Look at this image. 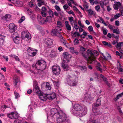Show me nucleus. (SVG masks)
Returning a JSON list of instances; mask_svg holds the SVG:
<instances>
[{"mask_svg": "<svg viewBox=\"0 0 123 123\" xmlns=\"http://www.w3.org/2000/svg\"><path fill=\"white\" fill-rule=\"evenodd\" d=\"M62 66L64 69L66 71H67L70 69V68L68 66L66 65L63 63H62Z\"/></svg>", "mask_w": 123, "mask_h": 123, "instance_id": "nucleus-25", "label": "nucleus"}, {"mask_svg": "<svg viewBox=\"0 0 123 123\" xmlns=\"http://www.w3.org/2000/svg\"><path fill=\"white\" fill-rule=\"evenodd\" d=\"M101 100L100 99L98 98V99L96 101V102L95 103L94 105V106L95 107H98L101 105Z\"/></svg>", "mask_w": 123, "mask_h": 123, "instance_id": "nucleus-27", "label": "nucleus"}, {"mask_svg": "<svg viewBox=\"0 0 123 123\" xmlns=\"http://www.w3.org/2000/svg\"><path fill=\"white\" fill-rule=\"evenodd\" d=\"M63 56L64 58L66 60V62H68L69 61V59L71 58V55L69 54L67 52H65L63 53Z\"/></svg>", "mask_w": 123, "mask_h": 123, "instance_id": "nucleus-9", "label": "nucleus"}, {"mask_svg": "<svg viewBox=\"0 0 123 123\" xmlns=\"http://www.w3.org/2000/svg\"><path fill=\"white\" fill-rule=\"evenodd\" d=\"M52 69L53 72L55 74L58 75L60 74L61 69L59 66H54L52 67Z\"/></svg>", "mask_w": 123, "mask_h": 123, "instance_id": "nucleus-4", "label": "nucleus"}, {"mask_svg": "<svg viewBox=\"0 0 123 123\" xmlns=\"http://www.w3.org/2000/svg\"><path fill=\"white\" fill-rule=\"evenodd\" d=\"M46 63L45 61L43 60H39L37 61L36 64L35 66L36 68L37 67V66H39L40 65H42L43 63Z\"/></svg>", "mask_w": 123, "mask_h": 123, "instance_id": "nucleus-18", "label": "nucleus"}, {"mask_svg": "<svg viewBox=\"0 0 123 123\" xmlns=\"http://www.w3.org/2000/svg\"><path fill=\"white\" fill-rule=\"evenodd\" d=\"M46 44L48 46H50L53 43L52 40L49 38H47L46 40Z\"/></svg>", "mask_w": 123, "mask_h": 123, "instance_id": "nucleus-21", "label": "nucleus"}, {"mask_svg": "<svg viewBox=\"0 0 123 123\" xmlns=\"http://www.w3.org/2000/svg\"><path fill=\"white\" fill-rule=\"evenodd\" d=\"M33 90L37 94H40L41 93V91L37 84H36Z\"/></svg>", "mask_w": 123, "mask_h": 123, "instance_id": "nucleus-14", "label": "nucleus"}, {"mask_svg": "<svg viewBox=\"0 0 123 123\" xmlns=\"http://www.w3.org/2000/svg\"><path fill=\"white\" fill-rule=\"evenodd\" d=\"M4 39V36L0 35V46L3 44Z\"/></svg>", "mask_w": 123, "mask_h": 123, "instance_id": "nucleus-29", "label": "nucleus"}, {"mask_svg": "<svg viewBox=\"0 0 123 123\" xmlns=\"http://www.w3.org/2000/svg\"><path fill=\"white\" fill-rule=\"evenodd\" d=\"M53 18L51 16H48L46 18L45 20V22H50L52 21V19Z\"/></svg>", "mask_w": 123, "mask_h": 123, "instance_id": "nucleus-28", "label": "nucleus"}, {"mask_svg": "<svg viewBox=\"0 0 123 123\" xmlns=\"http://www.w3.org/2000/svg\"><path fill=\"white\" fill-rule=\"evenodd\" d=\"M99 18L100 20L102 21V23L105 25L107 26V25L105 23V22L104 21L103 18L101 17H99Z\"/></svg>", "mask_w": 123, "mask_h": 123, "instance_id": "nucleus-51", "label": "nucleus"}, {"mask_svg": "<svg viewBox=\"0 0 123 123\" xmlns=\"http://www.w3.org/2000/svg\"><path fill=\"white\" fill-rule=\"evenodd\" d=\"M92 111L95 115H98L100 114L101 113L100 112L99 110L97 108H93L92 109Z\"/></svg>", "mask_w": 123, "mask_h": 123, "instance_id": "nucleus-19", "label": "nucleus"}, {"mask_svg": "<svg viewBox=\"0 0 123 123\" xmlns=\"http://www.w3.org/2000/svg\"><path fill=\"white\" fill-rule=\"evenodd\" d=\"M7 107H7L5 105H2L1 107V109L3 110V111H4L6 109Z\"/></svg>", "mask_w": 123, "mask_h": 123, "instance_id": "nucleus-42", "label": "nucleus"}, {"mask_svg": "<svg viewBox=\"0 0 123 123\" xmlns=\"http://www.w3.org/2000/svg\"><path fill=\"white\" fill-rule=\"evenodd\" d=\"M74 109L75 111L80 112L81 114L80 115V116L85 115L87 111V108L86 106H82L79 104H75L74 106Z\"/></svg>", "mask_w": 123, "mask_h": 123, "instance_id": "nucleus-1", "label": "nucleus"}, {"mask_svg": "<svg viewBox=\"0 0 123 123\" xmlns=\"http://www.w3.org/2000/svg\"><path fill=\"white\" fill-rule=\"evenodd\" d=\"M56 120L58 123H62L65 122L67 118L66 115L61 111L57 114Z\"/></svg>", "mask_w": 123, "mask_h": 123, "instance_id": "nucleus-2", "label": "nucleus"}, {"mask_svg": "<svg viewBox=\"0 0 123 123\" xmlns=\"http://www.w3.org/2000/svg\"><path fill=\"white\" fill-rule=\"evenodd\" d=\"M67 81L68 84L70 85L71 86V85H72L73 81L71 80V79H70L69 78L68 79H67Z\"/></svg>", "mask_w": 123, "mask_h": 123, "instance_id": "nucleus-48", "label": "nucleus"}, {"mask_svg": "<svg viewBox=\"0 0 123 123\" xmlns=\"http://www.w3.org/2000/svg\"><path fill=\"white\" fill-rule=\"evenodd\" d=\"M93 98L91 97L90 94H87L86 95L85 99L86 102H89L92 100Z\"/></svg>", "mask_w": 123, "mask_h": 123, "instance_id": "nucleus-13", "label": "nucleus"}, {"mask_svg": "<svg viewBox=\"0 0 123 123\" xmlns=\"http://www.w3.org/2000/svg\"><path fill=\"white\" fill-rule=\"evenodd\" d=\"M123 95V92H122L121 93L117 95V97L116 98H115V101H116L117 100L119 99L120 97H122V96Z\"/></svg>", "mask_w": 123, "mask_h": 123, "instance_id": "nucleus-33", "label": "nucleus"}, {"mask_svg": "<svg viewBox=\"0 0 123 123\" xmlns=\"http://www.w3.org/2000/svg\"><path fill=\"white\" fill-rule=\"evenodd\" d=\"M57 55V53L55 52H54L53 53H52L50 54L51 56L52 57H53Z\"/></svg>", "mask_w": 123, "mask_h": 123, "instance_id": "nucleus-45", "label": "nucleus"}, {"mask_svg": "<svg viewBox=\"0 0 123 123\" xmlns=\"http://www.w3.org/2000/svg\"><path fill=\"white\" fill-rule=\"evenodd\" d=\"M66 11L69 14H72L74 16L75 15L74 12L72 10H71L69 11Z\"/></svg>", "mask_w": 123, "mask_h": 123, "instance_id": "nucleus-41", "label": "nucleus"}, {"mask_svg": "<svg viewBox=\"0 0 123 123\" xmlns=\"http://www.w3.org/2000/svg\"><path fill=\"white\" fill-rule=\"evenodd\" d=\"M56 95L55 93H53L49 95L47 97L49 99L53 100L55 97Z\"/></svg>", "mask_w": 123, "mask_h": 123, "instance_id": "nucleus-24", "label": "nucleus"}, {"mask_svg": "<svg viewBox=\"0 0 123 123\" xmlns=\"http://www.w3.org/2000/svg\"><path fill=\"white\" fill-rule=\"evenodd\" d=\"M70 52L73 54H75L76 55H77L79 54V52L77 50H74V47H70L69 48Z\"/></svg>", "mask_w": 123, "mask_h": 123, "instance_id": "nucleus-17", "label": "nucleus"}, {"mask_svg": "<svg viewBox=\"0 0 123 123\" xmlns=\"http://www.w3.org/2000/svg\"><path fill=\"white\" fill-rule=\"evenodd\" d=\"M28 49H29L31 50V51H32L35 52H37V50L33 49L31 47H29Z\"/></svg>", "mask_w": 123, "mask_h": 123, "instance_id": "nucleus-55", "label": "nucleus"}, {"mask_svg": "<svg viewBox=\"0 0 123 123\" xmlns=\"http://www.w3.org/2000/svg\"><path fill=\"white\" fill-rule=\"evenodd\" d=\"M86 49L83 47H81L80 49V53L85 52Z\"/></svg>", "mask_w": 123, "mask_h": 123, "instance_id": "nucleus-37", "label": "nucleus"}, {"mask_svg": "<svg viewBox=\"0 0 123 123\" xmlns=\"http://www.w3.org/2000/svg\"><path fill=\"white\" fill-rule=\"evenodd\" d=\"M101 67H98L97 66H96V69L98 70L100 72L102 73V70Z\"/></svg>", "mask_w": 123, "mask_h": 123, "instance_id": "nucleus-49", "label": "nucleus"}, {"mask_svg": "<svg viewBox=\"0 0 123 123\" xmlns=\"http://www.w3.org/2000/svg\"><path fill=\"white\" fill-rule=\"evenodd\" d=\"M39 96L40 99L43 101L46 100L48 98L47 96L44 94H41Z\"/></svg>", "mask_w": 123, "mask_h": 123, "instance_id": "nucleus-20", "label": "nucleus"}, {"mask_svg": "<svg viewBox=\"0 0 123 123\" xmlns=\"http://www.w3.org/2000/svg\"><path fill=\"white\" fill-rule=\"evenodd\" d=\"M74 45H76L78 44L79 43V41L78 39L77 38H75L74 41Z\"/></svg>", "mask_w": 123, "mask_h": 123, "instance_id": "nucleus-46", "label": "nucleus"}, {"mask_svg": "<svg viewBox=\"0 0 123 123\" xmlns=\"http://www.w3.org/2000/svg\"><path fill=\"white\" fill-rule=\"evenodd\" d=\"M45 85V87L48 89L50 90L51 88L50 85L49 83L48 82H43L42 84V86H44V85Z\"/></svg>", "mask_w": 123, "mask_h": 123, "instance_id": "nucleus-15", "label": "nucleus"}, {"mask_svg": "<svg viewBox=\"0 0 123 123\" xmlns=\"http://www.w3.org/2000/svg\"><path fill=\"white\" fill-rule=\"evenodd\" d=\"M72 36L74 37H77L80 36V35L78 32L76 31L73 34Z\"/></svg>", "mask_w": 123, "mask_h": 123, "instance_id": "nucleus-35", "label": "nucleus"}, {"mask_svg": "<svg viewBox=\"0 0 123 123\" xmlns=\"http://www.w3.org/2000/svg\"><path fill=\"white\" fill-rule=\"evenodd\" d=\"M68 19L69 21L70 22H72L73 19L74 18L72 17H68Z\"/></svg>", "mask_w": 123, "mask_h": 123, "instance_id": "nucleus-59", "label": "nucleus"}, {"mask_svg": "<svg viewBox=\"0 0 123 123\" xmlns=\"http://www.w3.org/2000/svg\"><path fill=\"white\" fill-rule=\"evenodd\" d=\"M55 29L58 34H60V32L62 30L61 27L59 26L56 27Z\"/></svg>", "mask_w": 123, "mask_h": 123, "instance_id": "nucleus-34", "label": "nucleus"}, {"mask_svg": "<svg viewBox=\"0 0 123 123\" xmlns=\"http://www.w3.org/2000/svg\"><path fill=\"white\" fill-rule=\"evenodd\" d=\"M37 19L38 20L40 21L41 24H43L45 23V20L44 19V18L39 16V15L37 16Z\"/></svg>", "mask_w": 123, "mask_h": 123, "instance_id": "nucleus-16", "label": "nucleus"}, {"mask_svg": "<svg viewBox=\"0 0 123 123\" xmlns=\"http://www.w3.org/2000/svg\"><path fill=\"white\" fill-rule=\"evenodd\" d=\"M88 29L89 30L91 31H93V28L92 27V26H89L88 28Z\"/></svg>", "mask_w": 123, "mask_h": 123, "instance_id": "nucleus-62", "label": "nucleus"}, {"mask_svg": "<svg viewBox=\"0 0 123 123\" xmlns=\"http://www.w3.org/2000/svg\"><path fill=\"white\" fill-rule=\"evenodd\" d=\"M68 6L67 4H65L63 6V7L64 9L66 10L68 8Z\"/></svg>", "mask_w": 123, "mask_h": 123, "instance_id": "nucleus-61", "label": "nucleus"}, {"mask_svg": "<svg viewBox=\"0 0 123 123\" xmlns=\"http://www.w3.org/2000/svg\"><path fill=\"white\" fill-rule=\"evenodd\" d=\"M18 115L13 112L12 119H17L18 118Z\"/></svg>", "mask_w": 123, "mask_h": 123, "instance_id": "nucleus-39", "label": "nucleus"}, {"mask_svg": "<svg viewBox=\"0 0 123 123\" xmlns=\"http://www.w3.org/2000/svg\"><path fill=\"white\" fill-rule=\"evenodd\" d=\"M10 15L6 14L5 16V18L6 19L9 18L11 17Z\"/></svg>", "mask_w": 123, "mask_h": 123, "instance_id": "nucleus-63", "label": "nucleus"}, {"mask_svg": "<svg viewBox=\"0 0 123 123\" xmlns=\"http://www.w3.org/2000/svg\"><path fill=\"white\" fill-rule=\"evenodd\" d=\"M100 8V6L99 5L96 6L95 7V9L97 11H98Z\"/></svg>", "mask_w": 123, "mask_h": 123, "instance_id": "nucleus-54", "label": "nucleus"}, {"mask_svg": "<svg viewBox=\"0 0 123 123\" xmlns=\"http://www.w3.org/2000/svg\"><path fill=\"white\" fill-rule=\"evenodd\" d=\"M87 53L88 55L91 57V62L95 61V57L94 55L97 56L99 54L98 52L97 51H93L90 49L87 50Z\"/></svg>", "mask_w": 123, "mask_h": 123, "instance_id": "nucleus-3", "label": "nucleus"}, {"mask_svg": "<svg viewBox=\"0 0 123 123\" xmlns=\"http://www.w3.org/2000/svg\"><path fill=\"white\" fill-rule=\"evenodd\" d=\"M16 32L14 33L12 35V37L14 42L18 44L19 43V38L18 36L16 35Z\"/></svg>", "mask_w": 123, "mask_h": 123, "instance_id": "nucleus-8", "label": "nucleus"}, {"mask_svg": "<svg viewBox=\"0 0 123 123\" xmlns=\"http://www.w3.org/2000/svg\"><path fill=\"white\" fill-rule=\"evenodd\" d=\"M21 121L19 119H16L15 120L13 123H21Z\"/></svg>", "mask_w": 123, "mask_h": 123, "instance_id": "nucleus-57", "label": "nucleus"}, {"mask_svg": "<svg viewBox=\"0 0 123 123\" xmlns=\"http://www.w3.org/2000/svg\"><path fill=\"white\" fill-rule=\"evenodd\" d=\"M46 62L45 63H43L42 65H39V66H37L36 68L38 70H43L45 69L46 67Z\"/></svg>", "mask_w": 123, "mask_h": 123, "instance_id": "nucleus-12", "label": "nucleus"}, {"mask_svg": "<svg viewBox=\"0 0 123 123\" xmlns=\"http://www.w3.org/2000/svg\"><path fill=\"white\" fill-rule=\"evenodd\" d=\"M41 14L43 17H45L47 16V14L45 12H41Z\"/></svg>", "mask_w": 123, "mask_h": 123, "instance_id": "nucleus-50", "label": "nucleus"}, {"mask_svg": "<svg viewBox=\"0 0 123 123\" xmlns=\"http://www.w3.org/2000/svg\"><path fill=\"white\" fill-rule=\"evenodd\" d=\"M22 37L23 38H26L28 39L31 38V36L30 34L28 32L24 31L21 33Z\"/></svg>", "mask_w": 123, "mask_h": 123, "instance_id": "nucleus-6", "label": "nucleus"}, {"mask_svg": "<svg viewBox=\"0 0 123 123\" xmlns=\"http://www.w3.org/2000/svg\"><path fill=\"white\" fill-rule=\"evenodd\" d=\"M28 51L29 52V55L30 56H34L36 55L37 54V52H35L29 49H28Z\"/></svg>", "mask_w": 123, "mask_h": 123, "instance_id": "nucleus-23", "label": "nucleus"}, {"mask_svg": "<svg viewBox=\"0 0 123 123\" xmlns=\"http://www.w3.org/2000/svg\"><path fill=\"white\" fill-rule=\"evenodd\" d=\"M81 70L85 71H86L87 70V68L85 66H81Z\"/></svg>", "mask_w": 123, "mask_h": 123, "instance_id": "nucleus-52", "label": "nucleus"}, {"mask_svg": "<svg viewBox=\"0 0 123 123\" xmlns=\"http://www.w3.org/2000/svg\"><path fill=\"white\" fill-rule=\"evenodd\" d=\"M88 15L89 16H91V15L94 14V12L91 9L88 10Z\"/></svg>", "mask_w": 123, "mask_h": 123, "instance_id": "nucleus-38", "label": "nucleus"}, {"mask_svg": "<svg viewBox=\"0 0 123 123\" xmlns=\"http://www.w3.org/2000/svg\"><path fill=\"white\" fill-rule=\"evenodd\" d=\"M81 55L84 57L85 59L87 60L89 63H91V59L90 56H88L87 55H86V53L85 52L82 53H80Z\"/></svg>", "mask_w": 123, "mask_h": 123, "instance_id": "nucleus-7", "label": "nucleus"}, {"mask_svg": "<svg viewBox=\"0 0 123 123\" xmlns=\"http://www.w3.org/2000/svg\"><path fill=\"white\" fill-rule=\"evenodd\" d=\"M28 109L29 111L27 112V114L28 115H30L31 114L33 110L31 107V105H29L28 106Z\"/></svg>", "mask_w": 123, "mask_h": 123, "instance_id": "nucleus-30", "label": "nucleus"}, {"mask_svg": "<svg viewBox=\"0 0 123 123\" xmlns=\"http://www.w3.org/2000/svg\"><path fill=\"white\" fill-rule=\"evenodd\" d=\"M58 33L57 32V31L55 29H53L52 30L51 32V35L53 36H57Z\"/></svg>", "mask_w": 123, "mask_h": 123, "instance_id": "nucleus-22", "label": "nucleus"}, {"mask_svg": "<svg viewBox=\"0 0 123 123\" xmlns=\"http://www.w3.org/2000/svg\"><path fill=\"white\" fill-rule=\"evenodd\" d=\"M25 19V18L24 16H22L18 21L19 23H21Z\"/></svg>", "mask_w": 123, "mask_h": 123, "instance_id": "nucleus-43", "label": "nucleus"}, {"mask_svg": "<svg viewBox=\"0 0 123 123\" xmlns=\"http://www.w3.org/2000/svg\"><path fill=\"white\" fill-rule=\"evenodd\" d=\"M113 32L114 33H115L117 34H119V31L117 30V29H114L113 30Z\"/></svg>", "mask_w": 123, "mask_h": 123, "instance_id": "nucleus-53", "label": "nucleus"}, {"mask_svg": "<svg viewBox=\"0 0 123 123\" xmlns=\"http://www.w3.org/2000/svg\"><path fill=\"white\" fill-rule=\"evenodd\" d=\"M14 94H15V98H17L18 97H19V94L17 93V92H14Z\"/></svg>", "mask_w": 123, "mask_h": 123, "instance_id": "nucleus-56", "label": "nucleus"}, {"mask_svg": "<svg viewBox=\"0 0 123 123\" xmlns=\"http://www.w3.org/2000/svg\"><path fill=\"white\" fill-rule=\"evenodd\" d=\"M120 10L121 15L123 16V7H121Z\"/></svg>", "mask_w": 123, "mask_h": 123, "instance_id": "nucleus-60", "label": "nucleus"}, {"mask_svg": "<svg viewBox=\"0 0 123 123\" xmlns=\"http://www.w3.org/2000/svg\"><path fill=\"white\" fill-rule=\"evenodd\" d=\"M5 79L3 75L0 73V80L2 81Z\"/></svg>", "mask_w": 123, "mask_h": 123, "instance_id": "nucleus-40", "label": "nucleus"}, {"mask_svg": "<svg viewBox=\"0 0 123 123\" xmlns=\"http://www.w3.org/2000/svg\"><path fill=\"white\" fill-rule=\"evenodd\" d=\"M48 8H49V10L47 11V12L49 15V16L53 18L54 17V12L50 9L49 8V7H48Z\"/></svg>", "mask_w": 123, "mask_h": 123, "instance_id": "nucleus-31", "label": "nucleus"}, {"mask_svg": "<svg viewBox=\"0 0 123 123\" xmlns=\"http://www.w3.org/2000/svg\"><path fill=\"white\" fill-rule=\"evenodd\" d=\"M55 8L56 10L58 11H61V9L58 6L56 5L55 6Z\"/></svg>", "mask_w": 123, "mask_h": 123, "instance_id": "nucleus-58", "label": "nucleus"}, {"mask_svg": "<svg viewBox=\"0 0 123 123\" xmlns=\"http://www.w3.org/2000/svg\"><path fill=\"white\" fill-rule=\"evenodd\" d=\"M121 14L120 13H117L114 16V18L115 19H116L120 16Z\"/></svg>", "mask_w": 123, "mask_h": 123, "instance_id": "nucleus-47", "label": "nucleus"}, {"mask_svg": "<svg viewBox=\"0 0 123 123\" xmlns=\"http://www.w3.org/2000/svg\"><path fill=\"white\" fill-rule=\"evenodd\" d=\"M117 62L119 63V66L117 67V69L120 72H123V66L121 65L118 62Z\"/></svg>", "mask_w": 123, "mask_h": 123, "instance_id": "nucleus-32", "label": "nucleus"}, {"mask_svg": "<svg viewBox=\"0 0 123 123\" xmlns=\"http://www.w3.org/2000/svg\"><path fill=\"white\" fill-rule=\"evenodd\" d=\"M65 25L67 29L69 31H70L71 29V26L68 23V22L67 21H66L65 22Z\"/></svg>", "mask_w": 123, "mask_h": 123, "instance_id": "nucleus-26", "label": "nucleus"}, {"mask_svg": "<svg viewBox=\"0 0 123 123\" xmlns=\"http://www.w3.org/2000/svg\"><path fill=\"white\" fill-rule=\"evenodd\" d=\"M122 4L120 2H116L113 5L114 9L117 10L119 7H122Z\"/></svg>", "mask_w": 123, "mask_h": 123, "instance_id": "nucleus-11", "label": "nucleus"}, {"mask_svg": "<svg viewBox=\"0 0 123 123\" xmlns=\"http://www.w3.org/2000/svg\"><path fill=\"white\" fill-rule=\"evenodd\" d=\"M13 112H12L7 115V116L9 118L12 119Z\"/></svg>", "mask_w": 123, "mask_h": 123, "instance_id": "nucleus-44", "label": "nucleus"}, {"mask_svg": "<svg viewBox=\"0 0 123 123\" xmlns=\"http://www.w3.org/2000/svg\"><path fill=\"white\" fill-rule=\"evenodd\" d=\"M59 112V111H58L57 110L56 108H54L52 109L50 111L51 115L52 116H56L57 117V114Z\"/></svg>", "mask_w": 123, "mask_h": 123, "instance_id": "nucleus-10", "label": "nucleus"}, {"mask_svg": "<svg viewBox=\"0 0 123 123\" xmlns=\"http://www.w3.org/2000/svg\"><path fill=\"white\" fill-rule=\"evenodd\" d=\"M17 28V26L13 23H10L9 25V31L11 32H14Z\"/></svg>", "mask_w": 123, "mask_h": 123, "instance_id": "nucleus-5", "label": "nucleus"}, {"mask_svg": "<svg viewBox=\"0 0 123 123\" xmlns=\"http://www.w3.org/2000/svg\"><path fill=\"white\" fill-rule=\"evenodd\" d=\"M103 80L105 82L106 84V85L108 86L109 87L110 86V84L107 81V79L106 77H105L103 79Z\"/></svg>", "mask_w": 123, "mask_h": 123, "instance_id": "nucleus-36", "label": "nucleus"}, {"mask_svg": "<svg viewBox=\"0 0 123 123\" xmlns=\"http://www.w3.org/2000/svg\"><path fill=\"white\" fill-rule=\"evenodd\" d=\"M13 57H14L16 61H19V59L18 56H16L15 55H13Z\"/></svg>", "mask_w": 123, "mask_h": 123, "instance_id": "nucleus-64", "label": "nucleus"}]
</instances>
